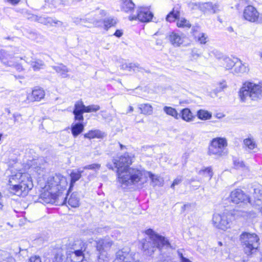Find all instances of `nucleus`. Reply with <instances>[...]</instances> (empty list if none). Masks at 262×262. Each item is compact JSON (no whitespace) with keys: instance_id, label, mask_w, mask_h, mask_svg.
I'll return each instance as SVG.
<instances>
[{"instance_id":"obj_1","label":"nucleus","mask_w":262,"mask_h":262,"mask_svg":"<svg viewBox=\"0 0 262 262\" xmlns=\"http://www.w3.org/2000/svg\"><path fill=\"white\" fill-rule=\"evenodd\" d=\"M67 185L66 178L60 174L49 177L44 187V191L40 195L39 202L55 204H58L60 200L64 202L66 198L62 195L61 191Z\"/></svg>"},{"instance_id":"obj_2","label":"nucleus","mask_w":262,"mask_h":262,"mask_svg":"<svg viewBox=\"0 0 262 262\" xmlns=\"http://www.w3.org/2000/svg\"><path fill=\"white\" fill-rule=\"evenodd\" d=\"M9 184L11 192L23 197L26 196L33 187L30 175L21 172L12 174L9 178Z\"/></svg>"},{"instance_id":"obj_3","label":"nucleus","mask_w":262,"mask_h":262,"mask_svg":"<svg viewBox=\"0 0 262 262\" xmlns=\"http://www.w3.org/2000/svg\"><path fill=\"white\" fill-rule=\"evenodd\" d=\"M148 171L138 168H129L127 170L118 172V181L122 186L134 185L139 188L146 183Z\"/></svg>"},{"instance_id":"obj_4","label":"nucleus","mask_w":262,"mask_h":262,"mask_svg":"<svg viewBox=\"0 0 262 262\" xmlns=\"http://www.w3.org/2000/svg\"><path fill=\"white\" fill-rule=\"evenodd\" d=\"M244 213L237 210L215 213L212 216V224L215 228L226 231L231 227L234 220L238 216H244Z\"/></svg>"},{"instance_id":"obj_5","label":"nucleus","mask_w":262,"mask_h":262,"mask_svg":"<svg viewBox=\"0 0 262 262\" xmlns=\"http://www.w3.org/2000/svg\"><path fill=\"white\" fill-rule=\"evenodd\" d=\"M145 233L149 236V241L143 243L142 248L147 255H151L157 248L168 247L169 243L164 237L156 234L151 229L146 230Z\"/></svg>"},{"instance_id":"obj_6","label":"nucleus","mask_w":262,"mask_h":262,"mask_svg":"<svg viewBox=\"0 0 262 262\" xmlns=\"http://www.w3.org/2000/svg\"><path fill=\"white\" fill-rule=\"evenodd\" d=\"M239 97L242 102H245L249 98L253 101H257L262 98L261 86L251 82H245L238 93Z\"/></svg>"},{"instance_id":"obj_7","label":"nucleus","mask_w":262,"mask_h":262,"mask_svg":"<svg viewBox=\"0 0 262 262\" xmlns=\"http://www.w3.org/2000/svg\"><path fill=\"white\" fill-rule=\"evenodd\" d=\"M85 249L84 244L81 241H75L67 250V258H70L72 262H88L84 257L83 251Z\"/></svg>"},{"instance_id":"obj_8","label":"nucleus","mask_w":262,"mask_h":262,"mask_svg":"<svg viewBox=\"0 0 262 262\" xmlns=\"http://www.w3.org/2000/svg\"><path fill=\"white\" fill-rule=\"evenodd\" d=\"M240 239L247 255L252 254L258 247L259 238L255 233H243L241 235Z\"/></svg>"},{"instance_id":"obj_9","label":"nucleus","mask_w":262,"mask_h":262,"mask_svg":"<svg viewBox=\"0 0 262 262\" xmlns=\"http://www.w3.org/2000/svg\"><path fill=\"white\" fill-rule=\"evenodd\" d=\"M227 145V140L225 138H213L210 144L208 154L209 155H215L217 157L223 156L225 154L224 150Z\"/></svg>"},{"instance_id":"obj_10","label":"nucleus","mask_w":262,"mask_h":262,"mask_svg":"<svg viewBox=\"0 0 262 262\" xmlns=\"http://www.w3.org/2000/svg\"><path fill=\"white\" fill-rule=\"evenodd\" d=\"M20 59L22 58L15 56L12 51L0 50V60L6 66L15 67L17 70L21 71L23 70V67L17 63Z\"/></svg>"},{"instance_id":"obj_11","label":"nucleus","mask_w":262,"mask_h":262,"mask_svg":"<svg viewBox=\"0 0 262 262\" xmlns=\"http://www.w3.org/2000/svg\"><path fill=\"white\" fill-rule=\"evenodd\" d=\"M134 158V155L126 152L120 157L113 159L114 166L117 169V177H118V172L119 171L123 172L125 170H127L129 168L128 166L133 162Z\"/></svg>"},{"instance_id":"obj_12","label":"nucleus","mask_w":262,"mask_h":262,"mask_svg":"<svg viewBox=\"0 0 262 262\" xmlns=\"http://www.w3.org/2000/svg\"><path fill=\"white\" fill-rule=\"evenodd\" d=\"M153 14L148 7H139L136 13H132L128 16L130 20H138L141 22L148 23L151 20Z\"/></svg>"},{"instance_id":"obj_13","label":"nucleus","mask_w":262,"mask_h":262,"mask_svg":"<svg viewBox=\"0 0 262 262\" xmlns=\"http://www.w3.org/2000/svg\"><path fill=\"white\" fill-rule=\"evenodd\" d=\"M113 244L112 241L106 238L97 242L96 248L99 252L98 259L100 262H102L101 260L104 262L107 258L108 254L106 250L111 247Z\"/></svg>"},{"instance_id":"obj_14","label":"nucleus","mask_w":262,"mask_h":262,"mask_svg":"<svg viewBox=\"0 0 262 262\" xmlns=\"http://www.w3.org/2000/svg\"><path fill=\"white\" fill-rule=\"evenodd\" d=\"M231 202L235 204L239 203L246 204L249 203L250 198L241 189H235L232 190L229 196Z\"/></svg>"},{"instance_id":"obj_15","label":"nucleus","mask_w":262,"mask_h":262,"mask_svg":"<svg viewBox=\"0 0 262 262\" xmlns=\"http://www.w3.org/2000/svg\"><path fill=\"white\" fill-rule=\"evenodd\" d=\"M249 203L262 213V187H257L254 189L252 197L250 199Z\"/></svg>"},{"instance_id":"obj_16","label":"nucleus","mask_w":262,"mask_h":262,"mask_svg":"<svg viewBox=\"0 0 262 262\" xmlns=\"http://www.w3.org/2000/svg\"><path fill=\"white\" fill-rule=\"evenodd\" d=\"M243 16L246 20L254 23L258 20L259 13L255 7L249 5L245 8Z\"/></svg>"},{"instance_id":"obj_17","label":"nucleus","mask_w":262,"mask_h":262,"mask_svg":"<svg viewBox=\"0 0 262 262\" xmlns=\"http://www.w3.org/2000/svg\"><path fill=\"white\" fill-rule=\"evenodd\" d=\"M244 146L248 151L256 152L257 150V145L253 137L249 135L243 141Z\"/></svg>"},{"instance_id":"obj_18","label":"nucleus","mask_w":262,"mask_h":262,"mask_svg":"<svg viewBox=\"0 0 262 262\" xmlns=\"http://www.w3.org/2000/svg\"><path fill=\"white\" fill-rule=\"evenodd\" d=\"M45 95V91L41 89H36L32 91L31 95L27 96V99L31 101H39L43 98Z\"/></svg>"},{"instance_id":"obj_19","label":"nucleus","mask_w":262,"mask_h":262,"mask_svg":"<svg viewBox=\"0 0 262 262\" xmlns=\"http://www.w3.org/2000/svg\"><path fill=\"white\" fill-rule=\"evenodd\" d=\"M233 73L236 74H244L249 71L248 66L246 63H243L238 58L233 67Z\"/></svg>"},{"instance_id":"obj_20","label":"nucleus","mask_w":262,"mask_h":262,"mask_svg":"<svg viewBox=\"0 0 262 262\" xmlns=\"http://www.w3.org/2000/svg\"><path fill=\"white\" fill-rule=\"evenodd\" d=\"M198 27H193L192 29L193 35L194 36L195 40L199 42L200 44H205L208 41V36L204 33L198 32Z\"/></svg>"},{"instance_id":"obj_21","label":"nucleus","mask_w":262,"mask_h":262,"mask_svg":"<svg viewBox=\"0 0 262 262\" xmlns=\"http://www.w3.org/2000/svg\"><path fill=\"white\" fill-rule=\"evenodd\" d=\"M237 61V57L225 56L222 59V64L226 70H231Z\"/></svg>"},{"instance_id":"obj_22","label":"nucleus","mask_w":262,"mask_h":262,"mask_svg":"<svg viewBox=\"0 0 262 262\" xmlns=\"http://www.w3.org/2000/svg\"><path fill=\"white\" fill-rule=\"evenodd\" d=\"M170 42L176 47H178L181 45L184 41V37L179 34L172 32L169 36Z\"/></svg>"},{"instance_id":"obj_23","label":"nucleus","mask_w":262,"mask_h":262,"mask_svg":"<svg viewBox=\"0 0 262 262\" xmlns=\"http://www.w3.org/2000/svg\"><path fill=\"white\" fill-rule=\"evenodd\" d=\"M52 68L55 70L62 78H68L69 77V75L68 74L69 70L63 64L61 63L56 66H53Z\"/></svg>"},{"instance_id":"obj_24","label":"nucleus","mask_w":262,"mask_h":262,"mask_svg":"<svg viewBox=\"0 0 262 262\" xmlns=\"http://www.w3.org/2000/svg\"><path fill=\"white\" fill-rule=\"evenodd\" d=\"M135 6L132 0H122L121 9L125 12L133 13Z\"/></svg>"},{"instance_id":"obj_25","label":"nucleus","mask_w":262,"mask_h":262,"mask_svg":"<svg viewBox=\"0 0 262 262\" xmlns=\"http://www.w3.org/2000/svg\"><path fill=\"white\" fill-rule=\"evenodd\" d=\"M141 114L144 115H151L153 113V107L149 103H142L138 105Z\"/></svg>"},{"instance_id":"obj_26","label":"nucleus","mask_w":262,"mask_h":262,"mask_svg":"<svg viewBox=\"0 0 262 262\" xmlns=\"http://www.w3.org/2000/svg\"><path fill=\"white\" fill-rule=\"evenodd\" d=\"M83 170L80 169L73 170L70 174L71 183L69 188V191L71 190L72 187L73 186L74 184L78 181L81 177V173Z\"/></svg>"},{"instance_id":"obj_27","label":"nucleus","mask_w":262,"mask_h":262,"mask_svg":"<svg viewBox=\"0 0 262 262\" xmlns=\"http://www.w3.org/2000/svg\"><path fill=\"white\" fill-rule=\"evenodd\" d=\"M181 114L182 119L186 122H189L194 120V116L191 111L188 108L183 109L181 112Z\"/></svg>"},{"instance_id":"obj_28","label":"nucleus","mask_w":262,"mask_h":262,"mask_svg":"<svg viewBox=\"0 0 262 262\" xmlns=\"http://www.w3.org/2000/svg\"><path fill=\"white\" fill-rule=\"evenodd\" d=\"M104 133L99 130H92L84 134V138L88 139H93L95 138H101L104 136Z\"/></svg>"},{"instance_id":"obj_29","label":"nucleus","mask_w":262,"mask_h":262,"mask_svg":"<svg viewBox=\"0 0 262 262\" xmlns=\"http://www.w3.org/2000/svg\"><path fill=\"white\" fill-rule=\"evenodd\" d=\"M84 125L81 123H75V124H73L71 126L72 133L74 137H77L82 133Z\"/></svg>"},{"instance_id":"obj_30","label":"nucleus","mask_w":262,"mask_h":262,"mask_svg":"<svg viewBox=\"0 0 262 262\" xmlns=\"http://www.w3.org/2000/svg\"><path fill=\"white\" fill-rule=\"evenodd\" d=\"M163 111L166 115L170 116L176 119H178L179 118L178 113L176 109L171 106H164Z\"/></svg>"},{"instance_id":"obj_31","label":"nucleus","mask_w":262,"mask_h":262,"mask_svg":"<svg viewBox=\"0 0 262 262\" xmlns=\"http://www.w3.org/2000/svg\"><path fill=\"white\" fill-rule=\"evenodd\" d=\"M68 204L72 207H77L79 205V198L76 192L73 193L68 200Z\"/></svg>"},{"instance_id":"obj_32","label":"nucleus","mask_w":262,"mask_h":262,"mask_svg":"<svg viewBox=\"0 0 262 262\" xmlns=\"http://www.w3.org/2000/svg\"><path fill=\"white\" fill-rule=\"evenodd\" d=\"M198 117L202 120L210 119L212 117L211 113L204 110H200L197 112Z\"/></svg>"},{"instance_id":"obj_33","label":"nucleus","mask_w":262,"mask_h":262,"mask_svg":"<svg viewBox=\"0 0 262 262\" xmlns=\"http://www.w3.org/2000/svg\"><path fill=\"white\" fill-rule=\"evenodd\" d=\"M177 26L179 28H190L191 27V24L185 18L179 16L177 19Z\"/></svg>"},{"instance_id":"obj_34","label":"nucleus","mask_w":262,"mask_h":262,"mask_svg":"<svg viewBox=\"0 0 262 262\" xmlns=\"http://www.w3.org/2000/svg\"><path fill=\"white\" fill-rule=\"evenodd\" d=\"M213 171L211 167H205L199 171V174L210 180L213 176Z\"/></svg>"},{"instance_id":"obj_35","label":"nucleus","mask_w":262,"mask_h":262,"mask_svg":"<svg viewBox=\"0 0 262 262\" xmlns=\"http://www.w3.org/2000/svg\"><path fill=\"white\" fill-rule=\"evenodd\" d=\"M0 262H15V259L9 253L2 251L0 252Z\"/></svg>"},{"instance_id":"obj_36","label":"nucleus","mask_w":262,"mask_h":262,"mask_svg":"<svg viewBox=\"0 0 262 262\" xmlns=\"http://www.w3.org/2000/svg\"><path fill=\"white\" fill-rule=\"evenodd\" d=\"M30 64L34 71L41 69L43 68L45 66L44 62L42 60L38 59H35L30 61Z\"/></svg>"},{"instance_id":"obj_37","label":"nucleus","mask_w":262,"mask_h":262,"mask_svg":"<svg viewBox=\"0 0 262 262\" xmlns=\"http://www.w3.org/2000/svg\"><path fill=\"white\" fill-rule=\"evenodd\" d=\"M116 24V19L112 17L107 18L103 20L104 28L106 30L114 26Z\"/></svg>"},{"instance_id":"obj_38","label":"nucleus","mask_w":262,"mask_h":262,"mask_svg":"<svg viewBox=\"0 0 262 262\" xmlns=\"http://www.w3.org/2000/svg\"><path fill=\"white\" fill-rule=\"evenodd\" d=\"M201 10L205 13H211V8H212L211 3H205L195 5Z\"/></svg>"},{"instance_id":"obj_39","label":"nucleus","mask_w":262,"mask_h":262,"mask_svg":"<svg viewBox=\"0 0 262 262\" xmlns=\"http://www.w3.org/2000/svg\"><path fill=\"white\" fill-rule=\"evenodd\" d=\"M85 106L82 100L77 101L74 105L73 113H85Z\"/></svg>"},{"instance_id":"obj_40","label":"nucleus","mask_w":262,"mask_h":262,"mask_svg":"<svg viewBox=\"0 0 262 262\" xmlns=\"http://www.w3.org/2000/svg\"><path fill=\"white\" fill-rule=\"evenodd\" d=\"M180 16V13L178 11L175 12L173 10L170 12L166 17V20L169 22H172L176 19L177 20L178 17Z\"/></svg>"},{"instance_id":"obj_41","label":"nucleus","mask_w":262,"mask_h":262,"mask_svg":"<svg viewBox=\"0 0 262 262\" xmlns=\"http://www.w3.org/2000/svg\"><path fill=\"white\" fill-rule=\"evenodd\" d=\"M103 230V229L100 228H98L94 230L93 229H88L86 231H85L83 233L84 235L92 236V238H93L97 233H101Z\"/></svg>"},{"instance_id":"obj_42","label":"nucleus","mask_w":262,"mask_h":262,"mask_svg":"<svg viewBox=\"0 0 262 262\" xmlns=\"http://www.w3.org/2000/svg\"><path fill=\"white\" fill-rule=\"evenodd\" d=\"M210 57L214 56L216 59L222 60L223 57H225L223 54L216 49H213L209 53Z\"/></svg>"},{"instance_id":"obj_43","label":"nucleus","mask_w":262,"mask_h":262,"mask_svg":"<svg viewBox=\"0 0 262 262\" xmlns=\"http://www.w3.org/2000/svg\"><path fill=\"white\" fill-rule=\"evenodd\" d=\"M233 164L236 169H247L244 162L239 159H234L233 160Z\"/></svg>"},{"instance_id":"obj_44","label":"nucleus","mask_w":262,"mask_h":262,"mask_svg":"<svg viewBox=\"0 0 262 262\" xmlns=\"http://www.w3.org/2000/svg\"><path fill=\"white\" fill-rule=\"evenodd\" d=\"M148 177L150 178L154 185H162V183L160 181L159 178L158 176L148 172Z\"/></svg>"},{"instance_id":"obj_45","label":"nucleus","mask_w":262,"mask_h":262,"mask_svg":"<svg viewBox=\"0 0 262 262\" xmlns=\"http://www.w3.org/2000/svg\"><path fill=\"white\" fill-rule=\"evenodd\" d=\"M100 108V107L98 105H91L86 106L85 108V113H91V112H96L99 111Z\"/></svg>"},{"instance_id":"obj_46","label":"nucleus","mask_w":262,"mask_h":262,"mask_svg":"<svg viewBox=\"0 0 262 262\" xmlns=\"http://www.w3.org/2000/svg\"><path fill=\"white\" fill-rule=\"evenodd\" d=\"M212 8H211V13H218L220 11L222 10V7L218 4H213L212 3Z\"/></svg>"},{"instance_id":"obj_47","label":"nucleus","mask_w":262,"mask_h":262,"mask_svg":"<svg viewBox=\"0 0 262 262\" xmlns=\"http://www.w3.org/2000/svg\"><path fill=\"white\" fill-rule=\"evenodd\" d=\"M100 168V165L99 164H92L84 167V169L98 170Z\"/></svg>"},{"instance_id":"obj_48","label":"nucleus","mask_w":262,"mask_h":262,"mask_svg":"<svg viewBox=\"0 0 262 262\" xmlns=\"http://www.w3.org/2000/svg\"><path fill=\"white\" fill-rule=\"evenodd\" d=\"M191 57L193 59H197L200 57L198 50L196 49H193L191 53Z\"/></svg>"},{"instance_id":"obj_49","label":"nucleus","mask_w":262,"mask_h":262,"mask_svg":"<svg viewBox=\"0 0 262 262\" xmlns=\"http://www.w3.org/2000/svg\"><path fill=\"white\" fill-rule=\"evenodd\" d=\"M84 113H73L75 120L82 121L83 120V114Z\"/></svg>"},{"instance_id":"obj_50","label":"nucleus","mask_w":262,"mask_h":262,"mask_svg":"<svg viewBox=\"0 0 262 262\" xmlns=\"http://www.w3.org/2000/svg\"><path fill=\"white\" fill-rule=\"evenodd\" d=\"M182 181V178L181 177H178L176 179L174 180L172 184L171 185V188L174 189V186L180 184Z\"/></svg>"},{"instance_id":"obj_51","label":"nucleus","mask_w":262,"mask_h":262,"mask_svg":"<svg viewBox=\"0 0 262 262\" xmlns=\"http://www.w3.org/2000/svg\"><path fill=\"white\" fill-rule=\"evenodd\" d=\"M178 255L180 258L181 262H191L189 259L184 257L182 253L180 251H178Z\"/></svg>"},{"instance_id":"obj_52","label":"nucleus","mask_w":262,"mask_h":262,"mask_svg":"<svg viewBox=\"0 0 262 262\" xmlns=\"http://www.w3.org/2000/svg\"><path fill=\"white\" fill-rule=\"evenodd\" d=\"M4 1L12 5L15 6L18 4L21 0H4Z\"/></svg>"},{"instance_id":"obj_53","label":"nucleus","mask_w":262,"mask_h":262,"mask_svg":"<svg viewBox=\"0 0 262 262\" xmlns=\"http://www.w3.org/2000/svg\"><path fill=\"white\" fill-rule=\"evenodd\" d=\"M29 262H41L39 256H34L30 257Z\"/></svg>"},{"instance_id":"obj_54","label":"nucleus","mask_w":262,"mask_h":262,"mask_svg":"<svg viewBox=\"0 0 262 262\" xmlns=\"http://www.w3.org/2000/svg\"><path fill=\"white\" fill-rule=\"evenodd\" d=\"M64 259V257L59 254H57L55 256V260L56 262H63Z\"/></svg>"},{"instance_id":"obj_55","label":"nucleus","mask_w":262,"mask_h":262,"mask_svg":"<svg viewBox=\"0 0 262 262\" xmlns=\"http://www.w3.org/2000/svg\"><path fill=\"white\" fill-rule=\"evenodd\" d=\"M129 68L130 69V71L131 70V69H133V70L134 71H138V69H139V67L138 66L135 64V63H130L129 64Z\"/></svg>"},{"instance_id":"obj_56","label":"nucleus","mask_w":262,"mask_h":262,"mask_svg":"<svg viewBox=\"0 0 262 262\" xmlns=\"http://www.w3.org/2000/svg\"><path fill=\"white\" fill-rule=\"evenodd\" d=\"M226 87V84L224 81L220 82L219 83V91H221L223 90L224 88Z\"/></svg>"},{"instance_id":"obj_57","label":"nucleus","mask_w":262,"mask_h":262,"mask_svg":"<svg viewBox=\"0 0 262 262\" xmlns=\"http://www.w3.org/2000/svg\"><path fill=\"white\" fill-rule=\"evenodd\" d=\"M123 34V32L122 30H117L116 31V32L114 33V35H115L116 37H121Z\"/></svg>"},{"instance_id":"obj_58","label":"nucleus","mask_w":262,"mask_h":262,"mask_svg":"<svg viewBox=\"0 0 262 262\" xmlns=\"http://www.w3.org/2000/svg\"><path fill=\"white\" fill-rule=\"evenodd\" d=\"M215 117L217 118H219V119H221L222 118H223L224 117V115H223V114L222 113H217L216 115H215Z\"/></svg>"},{"instance_id":"obj_59","label":"nucleus","mask_w":262,"mask_h":262,"mask_svg":"<svg viewBox=\"0 0 262 262\" xmlns=\"http://www.w3.org/2000/svg\"><path fill=\"white\" fill-rule=\"evenodd\" d=\"M134 111V108L132 106H129L128 108V111L126 112V113H131L133 112Z\"/></svg>"},{"instance_id":"obj_60","label":"nucleus","mask_w":262,"mask_h":262,"mask_svg":"<svg viewBox=\"0 0 262 262\" xmlns=\"http://www.w3.org/2000/svg\"><path fill=\"white\" fill-rule=\"evenodd\" d=\"M54 23L56 25H58V26H59V25H61L62 24V23L60 21H58V20H56V21H54Z\"/></svg>"},{"instance_id":"obj_61","label":"nucleus","mask_w":262,"mask_h":262,"mask_svg":"<svg viewBox=\"0 0 262 262\" xmlns=\"http://www.w3.org/2000/svg\"><path fill=\"white\" fill-rule=\"evenodd\" d=\"M106 166L108 168H109L110 169H113V166H112V165L111 164H107L106 165Z\"/></svg>"},{"instance_id":"obj_62","label":"nucleus","mask_w":262,"mask_h":262,"mask_svg":"<svg viewBox=\"0 0 262 262\" xmlns=\"http://www.w3.org/2000/svg\"><path fill=\"white\" fill-rule=\"evenodd\" d=\"M259 56L262 59V49L259 52Z\"/></svg>"},{"instance_id":"obj_63","label":"nucleus","mask_w":262,"mask_h":262,"mask_svg":"<svg viewBox=\"0 0 262 262\" xmlns=\"http://www.w3.org/2000/svg\"><path fill=\"white\" fill-rule=\"evenodd\" d=\"M80 21H81V24H83V23H84V22H85V21H84V19H81V20H80Z\"/></svg>"},{"instance_id":"obj_64","label":"nucleus","mask_w":262,"mask_h":262,"mask_svg":"<svg viewBox=\"0 0 262 262\" xmlns=\"http://www.w3.org/2000/svg\"><path fill=\"white\" fill-rule=\"evenodd\" d=\"M120 146L121 149H123V148L124 147V146L121 144H120Z\"/></svg>"}]
</instances>
